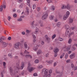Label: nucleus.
<instances>
[{
  "label": "nucleus",
  "instance_id": "1",
  "mask_svg": "<svg viewBox=\"0 0 77 77\" xmlns=\"http://www.w3.org/2000/svg\"><path fill=\"white\" fill-rule=\"evenodd\" d=\"M24 67V62L22 63V66L20 67L19 64H17V66L15 67L14 69V70L12 69V67H10L9 69L11 75H14L15 74H17L18 72V69H23Z\"/></svg>",
  "mask_w": 77,
  "mask_h": 77
},
{
  "label": "nucleus",
  "instance_id": "2",
  "mask_svg": "<svg viewBox=\"0 0 77 77\" xmlns=\"http://www.w3.org/2000/svg\"><path fill=\"white\" fill-rule=\"evenodd\" d=\"M65 27L66 29L67 30L66 32L65 35L66 36H70L71 35L74 34V32H71V28L69 25H65Z\"/></svg>",
  "mask_w": 77,
  "mask_h": 77
},
{
  "label": "nucleus",
  "instance_id": "3",
  "mask_svg": "<svg viewBox=\"0 0 77 77\" xmlns=\"http://www.w3.org/2000/svg\"><path fill=\"white\" fill-rule=\"evenodd\" d=\"M42 74L43 75V77H50L51 76L50 74H48V70L46 69H43Z\"/></svg>",
  "mask_w": 77,
  "mask_h": 77
},
{
  "label": "nucleus",
  "instance_id": "4",
  "mask_svg": "<svg viewBox=\"0 0 77 77\" xmlns=\"http://www.w3.org/2000/svg\"><path fill=\"white\" fill-rule=\"evenodd\" d=\"M32 65L30 63H29L28 64V66L27 67V70L30 72H31L32 71L34 70L35 69V67H32Z\"/></svg>",
  "mask_w": 77,
  "mask_h": 77
},
{
  "label": "nucleus",
  "instance_id": "5",
  "mask_svg": "<svg viewBox=\"0 0 77 77\" xmlns=\"http://www.w3.org/2000/svg\"><path fill=\"white\" fill-rule=\"evenodd\" d=\"M48 12H46L44 13V15H43L42 17V20H46L48 17Z\"/></svg>",
  "mask_w": 77,
  "mask_h": 77
},
{
  "label": "nucleus",
  "instance_id": "6",
  "mask_svg": "<svg viewBox=\"0 0 77 77\" xmlns=\"http://www.w3.org/2000/svg\"><path fill=\"white\" fill-rule=\"evenodd\" d=\"M20 44L19 42L16 43L14 45V48L16 50H18V49L20 48Z\"/></svg>",
  "mask_w": 77,
  "mask_h": 77
},
{
  "label": "nucleus",
  "instance_id": "7",
  "mask_svg": "<svg viewBox=\"0 0 77 77\" xmlns=\"http://www.w3.org/2000/svg\"><path fill=\"white\" fill-rule=\"evenodd\" d=\"M71 45H70L68 46L67 48H66V46H65L64 47V48H66V49L64 50V51H69V50H70V48H71Z\"/></svg>",
  "mask_w": 77,
  "mask_h": 77
},
{
  "label": "nucleus",
  "instance_id": "8",
  "mask_svg": "<svg viewBox=\"0 0 77 77\" xmlns=\"http://www.w3.org/2000/svg\"><path fill=\"white\" fill-rule=\"evenodd\" d=\"M2 45L3 48H6L8 46V43L5 42H3Z\"/></svg>",
  "mask_w": 77,
  "mask_h": 77
},
{
  "label": "nucleus",
  "instance_id": "9",
  "mask_svg": "<svg viewBox=\"0 0 77 77\" xmlns=\"http://www.w3.org/2000/svg\"><path fill=\"white\" fill-rule=\"evenodd\" d=\"M24 17V16H22L20 17V18H18L17 19V21H22V20H23V18Z\"/></svg>",
  "mask_w": 77,
  "mask_h": 77
},
{
  "label": "nucleus",
  "instance_id": "10",
  "mask_svg": "<svg viewBox=\"0 0 77 77\" xmlns=\"http://www.w3.org/2000/svg\"><path fill=\"white\" fill-rule=\"evenodd\" d=\"M75 53H73L70 55L69 57L71 59H74L75 57Z\"/></svg>",
  "mask_w": 77,
  "mask_h": 77
},
{
  "label": "nucleus",
  "instance_id": "11",
  "mask_svg": "<svg viewBox=\"0 0 77 77\" xmlns=\"http://www.w3.org/2000/svg\"><path fill=\"white\" fill-rule=\"evenodd\" d=\"M42 53V51H41V50H38L36 52L37 55H38L39 54H41Z\"/></svg>",
  "mask_w": 77,
  "mask_h": 77
},
{
  "label": "nucleus",
  "instance_id": "12",
  "mask_svg": "<svg viewBox=\"0 0 77 77\" xmlns=\"http://www.w3.org/2000/svg\"><path fill=\"white\" fill-rule=\"evenodd\" d=\"M27 42H24V48H25V49H27L28 47V45H27Z\"/></svg>",
  "mask_w": 77,
  "mask_h": 77
},
{
  "label": "nucleus",
  "instance_id": "13",
  "mask_svg": "<svg viewBox=\"0 0 77 77\" xmlns=\"http://www.w3.org/2000/svg\"><path fill=\"white\" fill-rule=\"evenodd\" d=\"M54 51L55 54L57 53L59 51V49L58 48H55L54 50Z\"/></svg>",
  "mask_w": 77,
  "mask_h": 77
},
{
  "label": "nucleus",
  "instance_id": "14",
  "mask_svg": "<svg viewBox=\"0 0 77 77\" xmlns=\"http://www.w3.org/2000/svg\"><path fill=\"white\" fill-rule=\"evenodd\" d=\"M26 14L27 15H28L29 14V7H26Z\"/></svg>",
  "mask_w": 77,
  "mask_h": 77
},
{
  "label": "nucleus",
  "instance_id": "15",
  "mask_svg": "<svg viewBox=\"0 0 77 77\" xmlns=\"http://www.w3.org/2000/svg\"><path fill=\"white\" fill-rule=\"evenodd\" d=\"M68 16L66 15V14H65L63 17V20H66L68 18Z\"/></svg>",
  "mask_w": 77,
  "mask_h": 77
},
{
  "label": "nucleus",
  "instance_id": "16",
  "mask_svg": "<svg viewBox=\"0 0 77 77\" xmlns=\"http://www.w3.org/2000/svg\"><path fill=\"white\" fill-rule=\"evenodd\" d=\"M54 18V16L53 15H51L49 16V18L50 20H53Z\"/></svg>",
  "mask_w": 77,
  "mask_h": 77
},
{
  "label": "nucleus",
  "instance_id": "17",
  "mask_svg": "<svg viewBox=\"0 0 77 77\" xmlns=\"http://www.w3.org/2000/svg\"><path fill=\"white\" fill-rule=\"evenodd\" d=\"M57 26L58 27H61V23L60 22H59L57 23Z\"/></svg>",
  "mask_w": 77,
  "mask_h": 77
},
{
  "label": "nucleus",
  "instance_id": "18",
  "mask_svg": "<svg viewBox=\"0 0 77 77\" xmlns=\"http://www.w3.org/2000/svg\"><path fill=\"white\" fill-rule=\"evenodd\" d=\"M32 35L34 39H35V38H36V37L35 36V35L33 34V33H32ZM33 42H36V40H35V39H34L33 40Z\"/></svg>",
  "mask_w": 77,
  "mask_h": 77
},
{
  "label": "nucleus",
  "instance_id": "19",
  "mask_svg": "<svg viewBox=\"0 0 77 77\" xmlns=\"http://www.w3.org/2000/svg\"><path fill=\"white\" fill-rule=\"evenodd\" d=\"M67 5H62L61 7V8L62 9H66V8Z\"/></svg>",
  "mask_w": 77,
  "mask_h": 77
},
{
  "label": "nucleus",
  "instance_id": "20",
  "mask_svg": "<svg viewBox=\"0 0 77 77\" xmlns=\"http://www.w3.org/2000/svg\"><path fill=\"white\" fill-rule=\"evenodd\" d=\"M69 21V23H72V22H73V21H74L73 20V19L71 18H69V19L68 20Z\"/></svg>",
  "mask_w": 77,
  "mask_h": 77
},
{
  "label": "nucleus",
  "instance_id": "21",
  "mask_svg": "<svg viewBox=\"0 0 77 77\" xmlns=\"http://www.w3.org/2000/svg\"><path fill=\"white\" fill-rule=\"evenodd\" d=\"M66 7H67L66 8L68 9H69V10L71 9V5H69V4H68L67 5Z\"/></svg>",
  "mask_w": 77,
  "mask_h": 77
},
{
  "label": "nucleus",
  "instance_id": "22",
  "mask_svg": "<svg viewBox=\"0 0 77 77\" xmlns=\"http://www.w3.org/2000/svg\"><path fill=\"white\" fill-rule=\"evenodd\" d=\"M38 49V45H36L35 47H34L33 48V50H34V51H36Z\"/></svg>",
  "mask_w": 77,
  "mask_h": 77
},
{
  "label": "nucleus",
  "instance_id": "23",
  "mask_svg": "<svg viewBox=\"0 0 77 77\" xmlns=\"http://www.w3.org/2000/svg\"><path fill=\"white\" fill-rule=\"evenodd\" d=\"M1 38L2 40L5 41L6 39V37L4 36H2L1 37Z\"/></svg>",
  "mask_w": 77,
  "mask_h": 77
},
{
  "label": "nucleus",
  "instance_id": "24",
  "mask_svg": "<svg viewBox=\"0 0 77 77\" xmlns=\"http://www.w3.org/2000/svg\"><path fill=\"white\" fill-rule=\"evenodd\" d=\"M43 68V66H42V65H39L37 67V68H38V69H42V68Z\"/></svg>",
  "mask_w": 77,
  "mask_h": 77
},
{
  "label": "nucleus",
  "instance_id": "25",
  "mask_svg": "<svg viewBox=\"0 0 77 77\" xmlns=\"http://www.w3.org/2000/svg\"><path fill=\"white\" fill-rule=\"evenodd\" d=\"M46 62H47L48 63H49V64H51V63H53V60H50L49 61H46Z\"/></svg>",
  "mask_w": 77,
  "mask_h": 77
},
{
  "label": "nucleus",
  "instance_id": "26",
  "mask_svg": "<svg viewBox=\"0 0 77 77\" xmlns=\"http://www.w3.org/2000/svg\"><path fill=\"white\" fill-rule=\"evenodd\" d=\"M39 23L40 24V26L41 27H43L44 26V24H43V22L42 21H40Z\"/></svg>",
  "mask_w": 77,
  "mask_h": 77
},
{
  "label": "nucleus",
  "instance_id": "27",
  "mask_svg": "<svg viewBox=\"0 0 77 77\" xmlns=\"http://www.w3.org/2000/svg\"><path fill=\"white\" fill-rule=\"evenodd\" d=\"M8 56H9V57H10L11 59H12V58H13V57L12 56V55L11 53L8 54Z\"/></svg>",
  "mask_w": 77,
  "mask_h": 77
},
{
  "label": "nucleus",
  "instance_id": "28",
  "mask_svg": "<svg viewBox=\"0 0 77 77\" xmlns=\"http://www.w3.org/2000/svg\"><path fill=\"white\" fill-rule=\"evenodd\" d=\"M6 63L5 62H3V66L4 68H6Z\"/></svg>",
  "mask_w": 77,
  "mask_h": 77
},
{
  "label": "nucleus",
  "instance_id": "29",
  "mask_svg": "<svg viewBox=\"0 0 77 77\" xmlns=\"http://www.w3.org/2000/svg\"><path fill=\"white\" fill-rule=\"evenodd\" d=\"M26 1L27 2V5H28L29 7H30V0H26Z\"/></svg>",
  "mask_w": 77,
  "mask_h": 77
},
{
  "label": "nucleus",
  "instance_id": "30",
  "mask_svg": "<svg viewBox=\"0 0 77 77\" xmlns=\"http://www.w3.org/2000/svg\"><path fill=\"white\" fill-rule=\"evenodd\" d=\"M39 62V60L38 59H36L34 61V62L35 63H38Z\"/></svg>",
  "mask_w": 77,
  "mask_h": 77
},
{
  "label": "nucleus",
  "instance_id": "31",
  "mask_svg": "<svg viewBox=\"0 0 77 77\" xmlns=\"http://www.w3.org/2000/svg\"><path fill=\"white\" fill-rule=\"evenodd\" d=\"M0 7L2 8H4V9H5L6 8V5L3 4Z\"/></svg>",
  "mask_w": 77,
  "mask_h": 77
},
{
  "label": "nucleus",
  "instance_id": "32",
  "mask_svg": "<svg viewBox=\"0 0 77 77\" xmlns=\"http://www.w3.org/2000/svg\"><path fill=\"white\" fill-rule=\"evenodd\" d=\"M46 41L48 43H49L50 42V38H47Z\"/></svg>",
  "mask_w": 77,
  "mask_h": 77
},
{
  "label": "nucleus",
  "instance_id": "33",
  "mask_svg": "<svg viewBox=\"0 0 77 77\" xmlns=\"http://www.w3.org/2000/svg\"><path fill=\"white\" fill-rule=\"evenodd\" d=\"M70 14V13L69 12V11H67L66 12V14H65L68 17H69V15Z\"/></svg>",
  "mask_w": 77,
  "mask_h": 77
},
{
  "label": "nucleus",
  "instance_id": "34",
  "mask_svg": "<svg viewBox=\"0 0 77 77\" xmlns=\"http://www.w3.org/2000/svg\"><path fill=\"white\" fill-rule=\"evenodd\" d=\"M26 32L27 33H29L31 32V31L28 29H26Z\"/></svg>",
  "mask_w": 77,
  "mask_h": 77
},
{
  "label": "nucleus",
  "instance_id": "35",
  "mask_svg": "<svg viewBox=\"0 0 77 77\" xmlns=\"http://www.w3.org/2000/svg\"><path fill=\"white\" fill-rule=\"evenodd\" d=\"M64 55H65V53H63L62 55L60 57V59H62V58H63V56H64Z\"/></svg>",
  "mask_w": 77,
  "mask_h": 77
},
{
  "label": "nucleus",
  "instance_id": "36",
  "mask_svg": "<svg viewBox=\"0 0 77 77\" xmlns=\"http://www.w3.org/2000/svg\"><path fill=\"white\" fill-rule=\"evenodd\" d=\"M34 21H33L32 22V24H31V26H32V28H35V27L33 26V24H34Z\"/></svg>",
  "mask_w": 77,
  "mask_h": 77
},
{
  "label": "nucleus",
  "instance_id": "37",
  "mask_svg": "<svg viewBox=\"0 0 77 77\" xmlns=\"http://www.w3.org/2000/svg\"><path fill=\"white\" fill-rule=\"evenodd\" d=\"M75 66L74 65V64L72 63L71 65V66L72 68L74 69V67H75Z\"/></svg>",
  "mask_w": 77,
  "mask_h": 77
},
{
  "label": "nucleus",
  "instance_id": "38",
  "mask_svg": "<svg viewBox=\"0 0 77 77\" xmlns=\"http://www.w3.org/2000/svg\"><path fill=\"white\" fill-rule=\"evenodd\" d=\"M72 42V40L70 38L68 40V43L69 44H71Z\"/></svg>",
  "mask_w": 77,
  "mask_h": 77
},
{
  "label": "nucleus",
  "instance_id": "39",
  "mask_svg": "<svg viewBox=\"0 0 77 77\" xmlns=\"http://www.w3.org/2000/svg\"><path fill=\"white\" fill-rule=\"evenodd\" d=\"M24 54H29L30 53V52H27V50H25V51L24 52Z\"/></svg>",
  "mask_w": 77,
  "mask_h": 77
},
{
  "label": "nucleus",
  "instance_id": "40",
  "mask_svg": "<svg viewBox=\"0 0 77 77\" xmlns=\"http://www.w3.org/2000/svg\"><path fill=\"white\" fill-rule=\"evenodd\" d=\"M72 51H74L75 50V48L74 47H72L71 48Z\"/></svg>",
  "mask_w": 77,
  "mask_h": 77
},
{
  "label": "nucleus",
  "instance_id": "41",
  "mask_svg": "<svg viewBox=\"0 0 77 77\" xmlns=\"http://www.w3.org/2000/svg\"><path fill=\"white\" fill-rule=\"evenodd\" d=\"M68 57V54H66L65 55V58L67 59Z\"/></svg>",
  "mask_w": 77,
  "mask_h": 77
},
{
  "label": "nucleus",
  "instance_id": "42",
  "mask_svg": "<svg viewBox=\"0 0 77 77\" xmlns=\"http://www.w3.org/2000/svg\"><path fill=\"white\" fill-rule=\"evenodd\" d=\"M51 9L52 10V11H54L55 9L54 7V6H52L51 7Z\"/></svg>",
  "mask_w": 77,
  "mask_h": 77
},
{
  "label": "nucleus",
  "instance_id": "43",
  "mask_svg": "<svg viewBox=\"0 0 77 77\" xmlns=\"http://www.w3.org/2000/svg\"><path fill=\"white\" fill-rule=\"evenodd\" d=\"M23 7V4H21L19 6V8H22Z\"/></svg>",
  "mask_w": 77,
  "mask_h": 77
},
{
  "label": "nucleus",
  "instance_id": "44",
  "mask_svg": "<svg viewBox=\"0 0 77 77\" xmlns=\"http://www.w3.org/2000/svg\"><path fill=\"white\" fill-rule=\"evenodd\" d=\"M73 69L74 71H75L76 70H77V66H75L74 68H73Z\"/></svg>",
  "mask_w": 77,
  "mask_h": 77
},
{
  "label": "nucleus",
  "instance_id": "45",
  "mask_svg": "<svg viewBox=\"0 0 77 77\" xmlns=\"http://www.w3.org/2000/svg\"><path fill=\"white\" fill-rule=\"evenodd\" d=\"M56 34H54V35H53L52 36V39H54V38L56 37Z\"/></svg>",
  "mask_w": 77,
  "mask_h": 77
},
{
  "label": "nucleus",
  "instance_id": "46",
  "mask_svg": "<svg viewBox=\"0 0 77 77\" xmlns=\"http://www.w3.org/2000/svg\"><path fill=\"white\" fill-rule=\"evenodd\" d=\"M32 8L33 9H35V8H36V5L35 4H34L33 5Z\"/></svg>",
  "mask_w": 77,
  "mask_h": 77
},
{
  "label": "nucleus",
  "instance_id": "47",
  "mask_svg": "<svg viewBox=\"0 0 77 77\" xmlns=\"http://www.w3.org/2000/svg\"><path fill=\"white\" fill-rule=\"evenodd\" d=\"M18 3H21L23 2V0H17Z\"/></svg>",
  "mask_w": 77,
  "mask_h": 77
},
{
  "label": "nucleus",
  "instance_id": "48",
  "mask_svg": "<svg viewBox=\"0 0 77 77\" xmlns=\"http://www.w3.org/2000/svg\"><path fill=\"white\" fill-rule=\"evenodd\" d=\"M37 10L38 11H39L41 10V8L39 7H38L37 8Z\"/></svg>",
  "mask_w": 77,
  "mask_h": 77
},
{
  "label": "nucleus",
  "instance_id": "49",
  "mask_svg": "<svg viewBox=\"0 0 77 77\" xmlns=\"http://www.w3.org/2000/svg\"><path fill=\"white\" fill-rule=\"evenodd\" d=\"M38 75V74L36 73H35L33 74V76L35 77L36 76H37Z\"/></svg>",
  "mask_w": 77,
  "mask_h": 77
},
{
  "label": "nucleus",
  "instance_id": "50",
  "mask_svg": "<svg viewBox=\"0 0 77 77\" xmlns=\"http://www.w3.org/2000/svg\"><path fill=\"white\" fill-rule=\"evenodd\" d=\"M45 43L43 41H42L41 42V44L42 45H44V44Z\"/></svg>",
  "mask_w": 77,
  "mask_h": 77
},
{
  "label": "nucleus",
  "instance_id": "51",
  "mask_svg": "<svg viewBox=\"0 0 77 77\" xmlns=\"http://www.w3.org/2000/svg\"><path fill=\"white\" fill-rule=\"evenodd\" d=\"M59 40L60 41H63V39H62V38H59Z\"/></svg>",
  "mask_w": 77,
  "mask_h": 77
},
{
  "label": "nucleus",
  "instance_id": "52",
  "mask_svg": "<svg viewBox=\"0 0 77 77\" xmlns=\"http://www.w3.org/2000/svg\"><path fill=\"white\" fill-rule=\"evenodd\" d=\"M66 63H69L70 62H71V60H68L67 61H66Z\"/></svg>",
  "mask_w": 77,
  "mask_h": 77
},
{
  "label": "nucleus",
  "instance_id": "53",
  "mask_svg": "<svg viewBox=\"0 0 77 77\" xmlns=\"http://www.w3.org/2000/svg\"><path fill=\"white\" fill-rule=\"evenodd\" d=\"M49 56V54L48 53L46 54L45 55L46 57H48Z\"/></svg>",
  "mask_w": 77,
  "mask_h": 77
},
{
  "label": "nucleus",
  "instance_id": "54",
  "mask_svg": "<svg viewBox=\"0 0 77 77\" xmlns=\"http://www.w3.org/2000/svg\"><path fill=\"white\" fill-rule=\"evenodd\" d=\"M34 33H35V34H36V35H38V33H39V32L38 31H36L35 32H34Z\"/></svg>",
  "mask_w": 77,
  "mask_h": 77
},
{
  "label": "nucleus",
  "instance_id": "55",
  "mask_svg": "<svg viewBox=\"0 0 77 77\" xmlns=\"http://www.w3.org/2000/svg\"><path fill=\"white\" fill-rule=\"evenodd\" d=\"M57 65V63H56V62L54 63V66H56Z\"/></svg>",
  "mask_w": 77,
  "mask_h": 77
},
{
  "label": "nucleus",
  "instance_id": "56",
  "mask_svg": "<svg viewBox=\"0 0 77 77\" xmlns=\"http://www.w3.org/2000/svg\"><path fill=\"white\" fill-rule=\"evenodd\" d=\"M71 53H72V51H69L68 52V54H71Z\"/></svg>",
  "mask_w": 77,
  "mask_h": 77
},
{
  "label": "nucleus",
  "instance_id": "57",
  "mask_svg": "<svg viewBox=\"0 0 77 77\" xmlns=\"http://www.w3.org/2000/svg\"><path fill=\"white\" fill-rule=\"evenodd\" d=\"M13 17L14 18L17 17V14H13Z\"/></svg>",
  "mask_w": 77,
  "mask_h": 77
},
{
  "label": "nucleus",
  "instance_id": "58",
  "mask_svg": "<svg viewBox=\"0 0 77 77\" xmlns=\"http://www.w3.org/2000/svg\"><path fill=\"white\" fill-rule=\"evenodd\" d=\"M74 46H76V47H77V44H74L73 45H72V47H74Z\"/></svg>",
  "mask_w": 77,
  "mask_h": 77
},
{
  "label": "nucleus",
  "instance_id": "59",
  "mask_svg": "<svg viewBox=\"0 0 77 77\" xmlns=\"http://www.w3.org/2000/svg\"><path fill=\"white\" fill-rule=\"evenodd\" d=\"M3 11V8L1 7V8H0V11L1 12H2Z\"/></svg>",
  "mask_w": 77,
  "mask_h": 77
},
{
  "label": "nucleus",
  "instance_id": "60",
  "mask_svg": "<svg viewBox=\"0 0 77 77\" xmlns=\"http://www.w3.org/2000/svg\"><path fill=\"white\" fill-rule=\"evenodd\" d=\"M49 73L51 74L52 72V71L51 69H50L49 71Z\"/></svg>",
  "mask_w": 77,
  "mask_h": 77
},
{
  "label": "nucleus",
  "instance_id": "61",
  "mask_svg": "<svg viewBox=\"0 0 77 77\" xmlns=\"http://www.w3.org/2000/svg\"><path fill=\"white\" fill-rule=\"evenodd\" d=\"M8 20L9 21H10L11 20V17L10 16H8Z\"/></svg>",
  "mask_w": 77,
  "mask_h": 77
},
{
  "label": "nucleus",
  "instance_id": "62",
  "mask_svg": "<svg viewBox=\"0 0 77 77\" xmlns=\"http://www.w3.org/2000/svg\"><path fill=\"white\" fill-rule=\"evenodd\" d=\"M55 72H56V73H57V74H59V73H60V72H59V71L56 70Z\"/></svg>",
  "mask_w": 77,
  "mask_h": 77
},
{
  "label": "nucleus",
  "instance_id": "63",
  "mask_svg": "<svg viewBox=\"0 0 77 77\" xmlns=\"http://www.w3.org/2000/svg\"><path fill=\"white\" fill-rule=\"evenodd\" d=\"M17 12L18 13H20L21 12V11L20 9H18L17 10Z\"/></svg>",
  "mask_w": 77,
  "mask_h": 77
},
{
  "label": "nucleus",
  "instance_id": "64",
  "mask_svg": "<svg viewBox=\"0 0 77 77\" xmlns=\"http://www.w3.org/2000/svg\"><path fill=\"white\" fill-rule=\"evenodd\" d=\"M8 40H11V37H9L8 38Z\"/></svg>",
  "mask_w": 77,
  "mask_h": 77
}]
</instances>
